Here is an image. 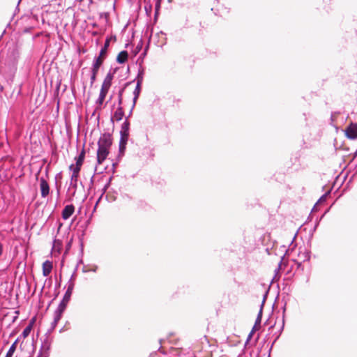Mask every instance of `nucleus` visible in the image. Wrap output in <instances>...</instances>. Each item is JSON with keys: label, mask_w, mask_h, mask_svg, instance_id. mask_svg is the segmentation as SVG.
Wrapping results in <instances>:
<instances>
[{"label": "nucleus", "mask_w": 357, "mask_h": 357, "mask_svg": "<svg viewBox=\"0 0 357 357\" xmlns=\"http://www.w3.org/2000/svg\"><path fill=\"white\" fill-rule=\"evenodd\" d=\"M346 136L349 139H354L357 138V123H351L345 130Z\"/></svg>", "instance_id": "7ed1b4c3"}, {"label": "nucleus", "mask_w": 357, "mask_h": 357, "mask_svg": "<svg viewBox=\"0 0 357 357\" xmlns=\"http://www.w3.org/2000/svg\"><path fill=\"white\" fill-rule=\"evenodd\" d=\"M144 68L142 66V65L139 66V68L138 69V73L136 77L137 82H139V83H142L144 79Z\"/></svg>", "instance_id": "5701e85b"}, {"label": "nucleus", "mask_w": 357, "mask_h": 357, "mask_svg": "<svg viewBox=\"0 0 357 357\" xmlns=\"http://www.w3.org/2000/svg\"><path fill=\"white\" fill-rule=\"evenodd\" d=\"M59 176H61V173H58V174L56 175V176H55V179H57V178H58Z\"/></svg>", "instance_id": "ea45409f"}, {"label": "nucleus", "mask_w": 357, "mask_h": 357, "mask_svg": "<svg viewBox=\"0 0 357 357\" xmlns=\"http://www.w3.org/2000/svg\"><path fill=\"white\" fill-rule=\"evenodd\" d=\"M18 341V339H17L13 344L10 347H14L15 348V350L16 349V345H17V342Z\"/></svg>", "instance_id": "c9c22d12"}, {"label": "nucleus", "mask_w": 357, "mask_h": 357, "mask_svg": "<svg viewBox=\"0 0 357 357\" xmlns=\"http://www.w3.org/2000/svg\"><path fill=\"white\" fill-rule=\"evenodd\" d=\"M123 91H124V89L123 88L119 91V93H118V104H119V106H120V107H122L121 106L122 101H123L122 96H123Z\"/></svg>", "instance_id": "bb28decb"}, {"label": "nucleus", "mask_w": 357, "mask_h": 357, "mask_svg": "<svg viewBox=\"0 0 357 357\" xmlns=\"http://www.w3.org/2000/svg\"><path fill=\"white\" fill-rule=\"evenodd\" d=\"M35 321H36V317L32 318V319H31V321H30V322H29V325H31V327H32V326H33V324H34V322H35Z\"/></svg>", "instance_id": "72a5a7b5"}, {"label": "nucleus", "mask_w": 357, "mask_h": 357, "mask_svg": "<svg viewBox=\"0 0 357 357\" xmlns=\"http://www.w3.org/2000/svg\"><path fill=\"white\" fill-rule=\"evenodd\" d=\"M303 255H305L303 261H309L310 259V253L307 252H305L303 253Z\"/></svg>", "instance_id": "2f4dec72"}, {"label": "nucleus", "mask_w": 357, "mask_h": 357, "mask_svg": "<svg viewBox=\"0 0 357 357\" xmlns=\"http://www.w3.org/2000/svg\"><path fill=\"white\" fill-rule=\"evenodd\" d=\"M52 269V264L50 261H45L43 264V275L48 276Z\"/></svg>", "instance_id": "4468645a"}, {"label": "nucleus", "mask_w": 357, "mask_h": 357, "mask_svg": "<svg viewBox=\"0 0 357 357\" xmlns=\"http://www.w3.org/2000/svg\"><path fill=\"white\" fill-rule=\"evenodd\" d=\"M31 329V325H28L22 331L21 336L26 337L30 334Z\"/></svg>", "instance_id": "393cba45"}, {"label": "nucleus", "mask_w": 357, "mask_h": 357, "mask_svg": "<svg viewBox=\"0 0 357 357\" xmlns=\"http://www.w3.org/2000/svg\"><path fill=\"white\" fill-rule=\"evenodd\" d=\"M78 177L79 176L73 175H71L70 176V183L68 189V192L70 194L71 197H74L75 195L77 188Z\"/></svg>", "instance_id": "423d86ee"}, {"label": "nucleus", "mask_w": 357, "mask_h": 357, "mask_svg": "<svg viewBox=\"0 0 357 357\" xmlns=\"http://www.w3.org/2000/svg\"><path fill=\"white\" fill-rule=\"evenodd\" d=\"M66 305L63 303H59L57 308L54 312V320L55 322H59L62 317V314L66 308Z\"/></svg>", "instance_id": "0eeeda50"}, {"label": "nucleus", "mask_w": 357, "mask_h": 357, "mask_svg": "<svg viewBox=\"0 0 357 357\" xmlns=\"http://www.w3.org/2000/svg\"><path fill=\"white\" fill-rule=\"evenodd\" d=\"M109 149L107 148L98 146L97 150V162L101 164L107 157L109 154Z\"/></svg>", "instance_id": "20e7f679"}, {"label": "nucleus", "mask_w": 357, "mask_h": 357, "mask_svg": "<svg viewBox=\"0 0 357 357\" xmlns=\"http://www.w3.org/2000/svg\"><path fill=\"white\" fill-rule=\"evenodd\" d=\"M112 177H109L107 183L105 185V186L103 187L102 188V192L100 195V197H99V199L97 200L96 203V205H95V207H94V211L96 210V206L98 204V203L100 202L102 197L103 196V195L105 193V192L107 191V188H109V186L110 185V183H111V181H112Z\"/></svg>", "instance_id": "aec40b11"}, {"label": "nucleus", "mask_w": 357, "mask_h": 357, "mask_svg": "<svg viewBox=\"0 0 357 357\" xmlns=\"http://www.w3.org/2000/svg\"><path fill=\"white\" fill-rule=\"evenodd\" d=\"M265 299H266V295H264V299H263V301H262V303L261 304L259 312V313L257 314V317L256 318L255 324V326L257 325H258V324L259 325L261 324V317H262V309H263L264 303L265 302Z\"/></svg>", "instance_id": "6ab92c4d"}, {"label": "nucleus", "mask_w": 357, "mask_h": 357, "mask_svg": "<svg viewBox=\"0 0 357 357\" xmlns=\"http://www.w3.org/2000/svg\"><path fill=\"white\" fill-rule=\"evenodd\" d=\"M103 59L104 58L96 56L93 61L91 71L95 72V73H98L100 67L103 63Z\"/></svg>", "instance_id": "f8f14e48"}, {"label": "nucleus", "mask_w": 357, "mask_h": 357, "mask_svg": "<svg viewBox=\"0 0 357 357\" xmlns=\"http://www.w3.org/2000/svg\"><path fill=\"white\" fill-rule=\"evenodd\" d=\"M112 144V135L109 133H103L101 135L98 142V146L100 147L109 149Z\"/></svg>", "instance_id": "f03ea898"}, {"label": "nucleus", "mask_w": 357, "mask_h": 357, "mask_svg": "<svg viewBox=\"0 0 357 357\" xmlns=\"http://www.w3.org/2000/svg\"><path fill=\"white\" fill-rule=\"evenodd\" d=\"M107 92H108L107 90L100 89L98 98L96 100L97 104H98L99 105H101L102 104V102L107 96Z\"/></svg>", "instance_id": "a211bd4d"}, {"label": "nucleus", "mask_w": 357, "mask_h": 357, "mask_svg": "<svg viewBox=\"0 0 357 357\" xmlns=\"http://www.w3.org/2000/svg\"><path fill=\"white\" fill-rule=\"evenodd\" d=\"M20 1H21V0H19L18 3H20Z\"/></svg>", "instance_id": "37998d69"}, {"label": "nucleus", "mask_w": 357, "mask_h": 357, "mask_svg": "<svg viewBox=\"0 0 357 357\" xmlns=\"http://www.w3.org/2000/svg\"><path fill=\"white\" fill-rule=\"evenodd\" d=\"M141 47H142L141 45H140V46H139V45H137V49L139 50V49L141 48Z\"/></svg>", "instance_id": "a19ab883"}, {"label": "nucleus", "mask_w": 357, "mask_h": 357, "mask_svg": "<svg viewBox=\"0 0 357 357\" xmlns=\"http://www.w3.org/2000/svg\"><path fill=\"white\" fill-rule=\"evenodd\" d=\"M81 167L82 166H77V164H75V165L73 164L70 165L69 167V169L70 171H72L71 175L79 176V173Z\"/></svg>", "instance_id": "412c9836"}, {"label": "nucleus", "mask_w": 357, "mask_h": 357, "mask_svg": "<svg viewBox=\"0 0 357 357\" xmlns=\"http://www.w3.org/2000/svg\"><path fill=\"white\" fill-rule=\"evenodd\" d=\"M255 326L253 327L252 330L251 331V332L249 333L248 336V338L246 340V342H245V344H247L250 340L252 338V336L253 335V333H254V331H255Z\"/></svg>", "instance_id": "7c9ffc66"}, {"label": "nucleus", "mask_w": 357, "mask_h": 357, "mask_svg": "<svg viewBox=\"0 0 357 357\" xmlns=\"http://www.w3.org/2000/svg\"><path fill=\"white\" fill-rule=\"evenodd\" d=\"M128 57V53L126 50L121 51L117 56L116 61L119 63H125Z\"/></svg>", "instance_id": "f3484780"}, {"label": "nucleus", "mask_w": 357, "mask_h": 357, "mask_svg": "<svg viewBox=\"0 0 357 357\" xmlns=\"http://www.w3.org/2000/svg\"><path fill=\"white\" fill-rule=\"evenodd\" d=\"M124 116V112L122 107L119 106L116 110L114 112V115L112 118V121L114 119L116 121H121Z\"/></svg>", "instance_id": "2eb2a0df"}, {"label": "nucleus", "mask_w": 357, "mask_h": 357, "mask_svg": "<svg viewBox=\"0 0 357 357\" xmlns=\"http://www.w3.org/2000/svg\"><path fill=\"white\" fill-rule=\"evenodd\" d=\"M150 357H158V354H152Z\"/></svg>", "instance_id": "58836bf2"}, {"label": "nucleus", "mask_w": 357, "mask_h": 357, "mask_svg": "<svg viewBox=\"0 0 357 357\" xmlns=\"http://www.w3.org/2000/svg\"><path fill=\"white\" fill-rule=\"evenodd\" d=\"M109 45V39L107 38L105 42L104 46L101 48V50L100 51V54H99L98 56L102 57V58L104 57V56L106 54V52H107Z\"/></svg>", "instance_id": "4be33fe9"}, {"label": "nucleus", "mask_w": 357, "mask_h": 357, "mask_svg": "<svg viewBox=\"0 0 357 357\" xmlns=\"http://www.w3.org/2000/svg\"><path fill=\"white\" fill-rule=\"evenodd\" d=\"M129 135H120V141H119V152L123 153L126 150V146L127 144V142L128 140Z\"/></svg>", "instance_id": "9b49d317"}, {"label": "nucleus", "mask_w": 357, "mask_h": 357, "mask_svg": "<svg viewBox=\"0 0 357 357\" xmlns=\"http://www.w3.org/2000/svg\"><path fill=\"white\" fill-rule=\"evenodd\" d=\"M75 206L73 204L66 205L62 211V218L63 220L68 219L74 213Z\"/></svg>", "instance_id": "1a4fd4ad"}, {"label": "nucleus", "mask_w": 357, "mask_h": 357, "mask_svg": "<svg viewBox=\"0 0 357 357\" xmlns=\"http://www.w3.org/2000/svg\"><path fill=\"white\" fill-rule=\"evenodd\" d=\"M96 75H97V73H95V72L91 71V78H90L91 85H93V84L96 81Z\"/></svg>", "instance_id": "c85d7f7f"}, {"label": "nucleus", "mask_w": 357, "mask_h": 357, "mask_svg": "<svg viewBox=\"0 0 357 357\" xmlns=\"http://www.w3.org/2000/svg\"><path fill=\"white\" fill-rule=\"evenodd\" d=\"M85 156V151L84 149H82L81 153H79V156L75 158L76 160V164H77V166H82L84 160Z\"/></svg>", "instance_id": "b1692460"}, {"label": "nucleus", "mask_w": 357, "mask_h": 357, "mask_svg": "<svg viewBox=\"0 0 357 357\" xmlns=\"http://www.w3.org/2000/svg\"><path fill=\"white\" fill-rule=\"evenodd\" d=\"M142 83H139V82H137V84H136V86H135V89L133 91V100H132V108L135 107V104H136V102L139 98V96L140 94V91H141V85H142Z\"/></svg>", "instance_id": "ddd939ff"}, {"label": "nucleus", "mask_w": 357, "mask_h": 357, "mask_svg": "<svg viewBox=\"0 0 357 357\" xmlns=\"http://www.w3.org/2000/svg\"><path fill=\"white\" fill-rule=\"evenodd\" d=\"M77 267H76L73 273V274L71 275L70 276V278L69 279L68 282V287H67V289L63 295V297L61 300V301L60 302V303H64L65 305H68V303H69L70 300V298H71V295H72V293H73V291L74 289V287H75V278H76V272H77Z\"/></svg>", "instance_id": "f257e3e1"}, {"label": "nucleus", "mask_w": 357, "mask_h": 357, "mask_svg": "<svg viewBox=\"0 0 357 357\" xmlns=\"http://www.w3.org/2000/svg\"><path fill=\"white\" fill-rule=\"evenodd\" d=\"M112 79L113 75L111 73H108L103 80L101 89L109 91L112 85Z\"/></svg>", "instance_id": "9d476101"}, {"label": "nucleus", "mask_w": 357, "mask_h": 357, "mask_svg": "<svg viewBox=\"0 0 357 357\" xmlns=\"http://www.w3.org/2000/svg\"><path fill=\"white\" fill-rule=\"evenodd\" d=\"M2 253H3V245L0 242V257L2 255Z\"/></svg>", "instance_id": "e433bc0d"}, {"label": "nucleus", "mask_w": 357, "mask_h": 357, "mask_svg": "<svg viewBox=\"0 0 357 357\" xmlns=\"http://www.w3.org/2000/svg\"><path fill=\"white\" fill-rule=\"evenodd\" d=\"M18 341V339H17L13 344L10 347H14L15 348V350L16 349V345H17V342Z\"/></svg>", "instance_id": "f704fd0d"}, {"label": "nucleus", "mask_w": 357, "mask_h": 357, "mask_svg": "<svg viewBox=\"0 0 357 357\" xmlns=\"http://www.w3.org/2000/svg\"><path fill=\"white\" fill-rule=\"evenodd\" d=\"M57 324H58L57 322H55L54 321H53L51 324L50 328L48 330V333H52L56 328Z\"/></svg>", "instance_id": "c756f323"}, {"label": "nucleus", "mask_w": 357, "mask_h": 357, "mask_svg": "<svg viewBox=\"0 0 357 357\" xmlns=\"http://www.w3.org/2000/svg\"><path fill=\"white\" fill-rule=\"evenodd\" d=\"M356 155H357V149H356V151L354 153V156H356Z\"/></svg>", "instance_id": "79ce46f5"}, {"label": "nucleus", "mask_w": 357, "mask_h": 357, "mask_svg": "<svg viewBox=\"0 0 357 357\" xmlns=\"http://www.w3.org/2000/svg\"><path fill=\"white\" fill-rule=\"evenodd\" d=\"M129 130H130V122L127 119H126V120L121 125L120 135H129Z\"/></svg>", "instance_id": "dca6fc26"}, {"label": "nucleus", "mask_w": 357, "mask_h": 357, "mask_svg": "<svg viewBox=\"0 0 357 357\" xmlns=\"http://www.w3.org/2000/svg\"><path fill=\"white\" fill-rule=\"evenodd\" d=\"M66 305L63 303H59L57 308L54 312V320L55 322H59L62 317V314L66 308Z\"/></svg>", "instance_id": "6e6552de"}, {"label": "nucleus", "mask_w": 357, "mask_h": 357, "mask_svg": "<svg viewBox=\"0 0 357 357\" xmlns=\"http://www.w3.org/2000/svg\"><path fill=\"white\" fill-rule=\"evenodd\" d=\"M285 310H286V305H284V306L283 307V317H284ZM284 318H283L282 319V327L284 326Z\"/></svg>", "instance_id": "473e14b6"}, {"label": "nucleus", "mask_w": 357, "mask_h": 357, "mask_svg": "<svg viewBox=\"0 0 357 357\" xmlns=\"http://www.w3.org/2000/svg\"><path fill=\"white\" fill-rule=\"evenodd\" d=\"M330 193V192H326L324 195H323L318 200L317 203L314 205V208H313V210L316 208L317 205L319 204V203H321V202H324L326 200V198H327V196Z\"/></svg>", "instance_id": "a878e982"}, {"label": "nucleus", "mask_w": 357, "mask_h": 357, "mask_svg": "<svg viewBox=\"0 0 357 357\" xmlns=\"http://www.w3.org/2000/svg\"><path fill=\"white\" fill-rule=\"evenodd\" d=\"M40 188L41 197L45 198L50 193V186L47 181L43 177L40 178Z\"/></svg>", "instance_id": "39448f33"}, {"label": "nucleus", "mask_w": 357, "mask_h": 357, "mask_svg": "<svg viewBox=\"0 0 357 357\" xmlns=\"http://www.w3.org/2000/svg\"><path fill=\"white\" fill-rule=\"evenodd\" d=\"M133 109H134V108H132V107L131 108V109H130V112L128 113V116H127L126 119H128V118L132 115V110H133Z\"/></svg>", "instance_id": "4c0bfd02"}, {"label": "nucleus", "mask_w": 357, "mask_h": 357, "mask_svg": "<svg viewBox=\"0 0 357 357\" xmlns=\"http://www.w3.org/2000/svg\"><path fill=\"white\" fill-rule=\"evenodd\" d=\"M14 352H15V348L10 347L5 357H13Z\"/></svg>", "instance_id": "cd10ccee"}]
</instances>
